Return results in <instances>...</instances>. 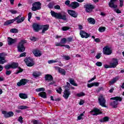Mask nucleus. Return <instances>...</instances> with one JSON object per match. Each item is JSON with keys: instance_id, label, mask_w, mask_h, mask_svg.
<instances>
[{"instance_id": "obj_23", "label": "nucleus", "mask_w": 124, "mask_h": 124, "mask_svg": "<svg viewBox=\"0 0 124 124\" xmlns=\"http://www.w3.org/2000/svg\"><path fill=\"white\" fill-rule=\"evenodd\" d=\"M42 29V33H45L46 31H48L49 30V25H41V29Z\"/></svg>"}, {"instance_id": "obj_28", "label": "nucleus", "mask_w": 124, "mask_h": 124, "mask_svg": "<svg viewBox=\"0 0 124 124\" xmlns=\"http://www.w3.org/2000/svg\"><path fill=\"white\" fill-rule=\"evenodd\" d=\"M119 80V77H116L115 78H113L109 82L111 85H113V84H115L117 81Z\"/></svg>"}, {"instance_id": "obj_17", "label": "nucleus", "mask_w": 124, "mask_h": 124, "mask_svg": "<svg viewBox=\"0 0 124 124\" xmlns=\"http://www.w3.org/2000/svg\"><path fill=\"white\" fill-rule=\"evenodd\" d=\"M68 13L70 16L74 18H77V16H78V14H77V13H76L75 11L68 10Z\"/></svg>"}, {"instance_id": "obj_14", "label": "nucleus", "mask_w": 124, "mask_h": 124, "mask_svg": "<svg viewBox=\"0 0 124 124\" xmlns=\"http://www.w3.org/2000/svg\"><path fill=\"white\" fill-rule=\"evenodd\" d=\"M90 113L91 115H93V116H96L97 115H99V114H101V111H100L99 109L94 108L93 110L90 111Z\"/></svg>"}, {"instance_id": "obj_46", "label": "nucleus", "mask_w": 124, "mask_h": 124, "mask_svg": "<svg viewBox=\"0 0 124 124\" xmlns=\"http://www.w3.org/2000/svg\"><path fill=\"white\" fill-rule=\"evenodd\" d=\"M84 116V113L80 114L78 117V121H80V120H82V117Z\"/></svg>"}, {"instance_id": "obj_8", "label": "nucleus", "mask_w": 124, "mask_h": 124, "mask_svg": "<svg viewBox=\"0 0 124 124\" xmlns=\"http://www.w3.org/2000/svg\"><path fill=\"white\" fill-rule=\"evenodd\" d=\"M103 53L104 55L109 56L112 54V49L109 46H106L103 49Z\"/></svg>"}, {"instance_id": "obj_43", "label": "nucleus", "mask_w": 124, "mask_h": 124, "mask_svg": "<svg viewBox=\"0 0 124 124\" xmlns=\"http://www.w3.org/2000/svg\"><path fill=\"white\" fill-rule=\"evenodd\" d=\"M10 68H12L11 64H7L5 66V69H7V70H8Z\"/></svg>"}, {"instance_id": "obj_15", "label": "nucleus", "mask_w": 124, "mask_h": 124, "mask_svg": "<svg viewBox=\"0 0 124 124\" xmlns=\"http://www.w3.org/2000/svg\"><path fill=\"white\" fill-rule=\"evenodd\" d=\"M28 81H29L28 79L26 78H23L21 79L19 82H17V85L18 87H21V86H25V85H26V84H27Z\"/></svg>"}, {"instance_id": "obj_50", "label": "nucleus", "mask_w": 124, "mask_h": 124, "mask_svg": "<svg viewBox=\"0 0 124 124\" xmlns=\"http://www.w3.org/2000/svg\"><path fill=\"white\" fill-rule=\"evenodd\" d=\"M70 28L68 27H63L62 28V30L63 31H68V30H69Z\"/></svg>"}, {"instance_id": "obj_57", "label": "nucleus", "mask_w": 124, "mask_h": 124, "mask_svg": "<svg viewBox=\"0 0 124 124\" xmlns=\"http://www.w3.org/2000/svg\"><path fill=\"white\" fill-rule=\"evenodd\" d=\"M47 6L50 9L53 8V4L50 2L47 5Z\"/></svg>"}, {"instance_id": "obj_56", "label": "nucleus", "mask_w": 124, "mask_h": 124, "mask_svg": "<svg viewBox=\"0 0 124 124\" xmlns=\"http://www.w3.org/2000/svg\"><path fill=\"white\" fill-rule=\"evenodd\" d=\"M33 124H40V122L37 120H34V121H33Z\"/></svg>"}, {"instance_id": "obj_21", "label": "nucleus", "mask_w": 124, "mask_h": 124, "mask_svg": "<svg viewBox=\"0 0 124 124\" xmlns=\"http://www.w3.org/2000/svg\"><path fill=\"white\" fill-rule=\"evenodd\" d=\"M80 4L79 3L77 2H73L71 3L70 6L73 8V9H75L76 8H77V7H79V6Z\"/></svg>"}, {"instance_id": "obj_12", "label": "nucleus", "mask_w": 124, "mask_h": 124, "mask_svg": "<svg viewBox=\"0 0 124 124\" xmlns=\"http://www.w3.org/2000/svg\"><path fill=\"white\" fill-rule=\"evenodd\" d=\"M79 34L82 38H88V37H90V35H91L89 33L83 30L80 31Z\"/></svg>"}, {"instance_id": "obj_45", "label": "nucleus", "mask_w": 124, "mask_h": 124, "mask_svg": "<svg viewBox=\"0 0 124 124\" xmlns=\"http://www.w3.org/2000/svg\"><path fill=\"white\" fill-rule=\"evenodd\" d=\"M55 45L56 46H60L61 47H63L64 46H65L64 45H62L61 42H60V43H56Z\"/></svg>"}, {"instance_id": "obj_19", "label": "nucleus", "mask_w": 124, "mask_h": 124, "mask_svg": "<svg viewBox=\"0 0 124 124\" xmlns=\"http://www.w3.org/2000/svg\"><path fill=\"white\" fill-rule=\"evenodd\" d=\"M32 28L35 31H38L39 30L41 29V25H39L38 24L34 23L32 25Z\"/></svg>"}, {"instance_id": "obj_6", "label": "nucleus", "mask_w": 124, "mask_h": 124, "mask_svg": "<svg viewBox=\"0 0 124 124\" xmlns=\"http://www.w3.org/2000/svg\"><path fill=\"white\" fill-rule=\"evenodd\" d=\"M31 10L32 11H36L41 9V3L40 2H35L32 4Z\"/></svg>"}, {"instance_id": "obj_7", "label": "nucleus", "mask_w": 124, "mask_h": 124, "mask_svg": "<svg viewBox=\"0 0 124 124\" xmlns=\"http://www.w3.org/2000/svg\"><path fill=\"white\" fill-rule=\"evenodd\" d=\"M7 54L5 53H0V64H3L5 62H7V60H5V57Z\"/></svg>"}, {"instance_id": "obj_1", "label": "nucleus", "mask_w": 124, "mask_h": 124, "mask_svg": "<svg viewBox=\"0 0 124 124\" xmlns=\"http://www.w3.org/2000/svg\"><path fill=\"white\" fill-rule=\"evenodd\" d=\"M50 14L52 17L56 18V19H59L60 20H63V21H66V14L64 12L61 13H56L55 11H51Z\"/></svg>"}, {"instance_id": "obj_52", "label": "nucleus", "mask_w": 124, "mask_h": 124, "mask_svg": "<svg viewBox=\"0 0 124 124\" xmlns=\"http://www.w3.org/2000/svg\"><path fill=\"white\" fill-rule=\"evenodd\" d=\"M12 72L10 70H7L6 71V75H8V76H9L10 74H11V73Z\"/></svg>"}, {"instance_id": "obj_26", "label": "nucleus", "mask_w": 124, "mask_h": 124, "mask_svg": "<svg viewBox=\"0 0 124 124\" xmlns=\"http://www.w3.org/2000/svg\"><path fill=\"white\" fill-rule=\"evenodd\" d=\"M19 97H20V98H22V99H26V98H28V95L24 93H19Z\"/></svg>"}, {"instance_id": "obj_9", "label": "nucleus", "mask_w": 124, "mask_h": 124, "mask_svg": "<svg viewBox=\"0 0 124 124\" xmlns=\"http://www.w3.org/2000/svg\"><path fill=\"white\" fill-rule=\"evenodd\" d=\"M84 8H85V11L87 13H90L93 11V9L94 8L93 5L91 4H86L84 6Z\"/></svg>"}, {"instance_id": "obj_48", "label": "nucleus", "mask_w": 124, "mask_h": 124, "mask_svg": "<svg viewBox=\"0 0 124 124\" xmlns=\"http://www.w3.org/2000/svg\"><path fill=\"white\" fill-rule=\"evenodd\" d=\"M119 2L120 7H123L124 6V0H119Z\"/></svg>"}, {"instance_id": "obj_18", "label": "nucleus", "mask_w": 124, "mask_h": 124, "mask_svg": "<svg viewBox=\"0 0 124 124\" xmlns=\"http://www.w3.org/2000/svg\"><path fill=\"white\" fill-rule=\"evenodd\" d=\"M116 1L117 0H110L108 3L109 7H111V8H117V7H118V6L115 4V2H116Z\"/></svg>"}, {"instance_id": "obj_60", "label": "nucleus", "mask_w": 124, "mask_h": 124, "mask_svg": "<svg viewBox=\"0 0 124 124\" xmlns=\"http://www.w3.org/2000/svg\"><path fill=\"white\" fill-rule=\"evenodd\" d=\"M54 8L55 9H61V7L60 6V5H56L54 6Z\"/></svg>"}, {"instance_id": "obj_40", "label": "nucleus", "mask_w": 124, "mask_h": 124, "mask_svg": "<svg viewBox=\"0 0 124 124\" xmlns=\"http://www.w3.org/2000/svg\"><path fill=\"white\" fill-rule=\"evenodd\" d=\"M31 17H32V14L31 12H30L28 14V21L29 22H31Z\"/></svg>"}, {"instance_id": "obj_10", "label": "nucleus", "mask_w": 124, "mask_h": 124, "mask_svg": "<svg viewBox=\"0 0 124 124\" xmlns=\"http://www.w3.org/2000/svg\"><path fill=\"white\" fill-rule=\"evenodd\" d=\"M25 62H26L27 66H32L34 63H33V61L31 57L26 58L24 60Z\"/></svg>"}, {"instance_id": "obj_33", "label": "nucleus", "mask_w": 124, "mask_h": 124, "mask_svg": "<svg viewBox=\"0 0 124 124\" xmlns=\"http://www.w3.org/2000/svg\"><path fill=\"white\" fill-rule=\"evenodd\" d=\"M12 66V68H17L18 66V63L13 62V63L11 64Z\"/></svg>"}, {"instance_id": "obj_3", "label": "nucleus", "mask_w": 124, "mask_h": 124, "mask_svg": "<svg viewBox=\"0 0 124 124\" xmlns=\"http://www.w3.org/2000/svg\"><path fill=\"white\" fill-rule=\"evenodd\" d=\"M110 100H115L110 102V105L113 108H117V106H118V104H119L118 101H122V100H123V98L121 97L116 96L110 98Z\"/></svg>"}, {"instance_id": "obj_24", "label": "nucleus", "mask_w": 124, "mask_h": 124, "mask_svg": "<svg viewBox=\"0 0 124 124\" xmlns=\"http://www.w3.org/2000/svg\"><path fill=\"white\" fill-rule=\"evenodd\" d=\"M93 86L98 87V86H99V82H93L91 84H88L87 85L88 88H92V87H93Z\"/></svg>"}, {"instance_id": "obj_58", "label": "nucleus", "mask_w": 124, "mask_h": 124, "mask_svg": "<svg viewBox=\"0 0 124 124\" xmlns=\"http://www.w3.org/2000/svg\"><path fill=\"white\" fill-rule=\"evenodd\" d=\"M73 39V38L70 37L67 38V41H68V42H71Z\"/></svg>"}, {"instance_id": "obj_25", "label": "nucleus", "mask_w": 124, "mask_h": 124, "mask_svg": "<svg viewBox=\"0 0 124 124\" xmlns=\"http://www.w3.org/2000/svg\"><path fill=\"white\" fill-rule=\"evenodd\" d=\"M45 78L46 81H53V77L51 75H46Z\"/></svg>"}, {"instance_id": "obj_4", "label": "nucleus", "mask_w": 124, "mask_h": 124, "mask_svg": "<svg viewBox=\"0 0 124 124\" xmlns=\"http://www.w3.org/2000/svg\"><path fill=\"white\" fill-rule=\"evenodd\" d=\"M25 43H27V41L26 40H22L19 43L18 46H17V50L18 52H20V53L25 52V50H26V48L24 46Z\"/></svg>"}, {"instance_id": "obj_54", "label": "nucleus", "mask_w": 124, "mask_h": 124, "mask_svg": "<svg viewBox=\"0 0 124 124\" xmlns=\"http://www.w3.org/2000/svg\"><path fill=\"white\" fill-rule=\"evenodd\" d=\"M101 57V53H98L96 56H95V58H96V59L97 60L100 59V57Z\"/></svg>"}, {"instance_id": "obj_55", "label": "nucleus", "mask_w": 124, "mask_h": 124, "mask_svg": "<svg viewBox=\"0 0 124 124\" xmlns=\"http://www.w3.org/2000/svg\"><path fill=\"white\" fill-rule=\"evenodd\" d=\"M26 52H23L22 53H21L19 55V58H22L23 57H26Z\"/></svg>"}, {"instance_id": "obj_20", "label": "nucleus", "mask_w": 124, "mask_h": 124, "mask_svg": "<svg viewBox=\"0 0 124 124\" xmlns=\"http://www.w3.org/2000/svg\"><path fill=\"white\" fill-rule=\"evenodd\" d=\"M70 95V92L69 91V90L67 89H65L64 91V94L63 95V97L65 99H67V98H68Z\"/></svg>"}, {"instance_id": "obj_38", "label": "nucleus", "mask_w": 124, "mask_h": 124, "mask_svg": "<svg viewBox=\"0 0 124 124\" xmlns=\"http://www.w3.org/2000/svg\"><path fill=\"white\" fill-rule=\"evenodd\" d=\"M44 91H45V88H40L36 89V92H37V93H39V92H44Z\"/></svg>"}, {"instance_id": "obj_64", "label": "nucleus", "mask_w": 124, "mask_h": 124, "mask_svg": "<svg viewBox=\"0 0 124 124\" xmlns=\"http://www.w3.org/2000/svg\"><path fill=\"white\" fill-rule=\"evenodd\" d=\"M55 63L54 60H49L48 61V63L51 64V63Z\"/></svg>"}, {"instance_id": "obj_39", "label": "nucleus", "mask_w": 124, "mask_h": 124, "mask_svg": "<svg viewBox=\"0 0 124 124\" xmlns=\"http://www.w3.org/2000/svg\"><path fill=\"white\" fill-rule=\"evenodd\" d=\"M84 96H85V93H84L83 92H81L80 93L77 94V96H78V97H81Z\"/></svg>"}, {"instance_id": "obj_2", "label": "nucleus", "mask_w": 124, "mask_h": 124, "mask_svg": "<svg viewBox=\"0 0 124 124\" xmlns=\"http://www.w3.org/2000/svg\"><path fill=\"white\" fill-rule=\"evenodd\" d=\"M25 20V17H22V15H19L17 17L13 19L7 20L4 23V26H8L13 23H14L15 21H16L17 24H20L22 22H24Z\"/></svg>"}, {"instance_id": "obj_41", "label": "nucleus", "mask_w": 124, "mask_h": 124, "mask_svg": "<svg viewBox=\"0 0 124 124\" xmlns=\"http://www.w3.org/2000/svg\"><path fill=\"white\" fill-rule=\"evenodd\" d=\"M59 72L60 73H61V74H62V75H65V70L64 69H59Z\"/></svg>"}, {"instance_id": "obj_36", "label": "nucleus", "mask_w": 124, "mask_h": 124, "mask_svg": "<svg viewBox=\"0 0 124 124\" xmlns=\"http://www.w3.org/2000/svg\"><path fill=\"white\" fill-rule=\"evenodd\" d=\"M56 90L57 93H59L60 94H61L62 93V89L61 87H58L56 88Z\"/></svg>"}, {"instance_id": "obj_49", "label": "nucleus", "mask_w": 124, "mask_h": 124, "mask_svg": "<svg viewBox=\"0 0 124 124\" xmlns=\"http://www.w3.org/2000/svg\"><path fill=\"white\" fill-rule=\"evenodd\" d=\"M95 64L97 66H102V63L100 62H97Z\"/></svg>"}, {"instance_id": "obj_32", "label": "nucleus", "mask_w": 124, "mask_h": 124, "mask_svg": "<svg viewBox=\"0 0 124 124\" xmlns=\"http://www.w3.org/2000/svg\"><path fill=\"white\" fill-rule=\"evenodd\" d=\"M41 75V73L40 72H34L33 73V76L35 77V78H36Z\"/></svg>"}, {"instance_id": "obj_62", "label": "nucleus", "mask_w": 124, "mask_h": 124, "mask_svg": "<svg viewBox=\"0 0 124 124\" xmlns=\"http://www.w3.org/2000/svg\"><path fill=\"white\" fill-rule=\"evenodd\" d=\"M70 3V1H69V0H66L65 2V4L66 5H69Z\"/></svg>"}, {"instance_id": "obj_29", "label": "nucleus", "mask_w": 124, "mask_h": 124, "mask_svg": "<svg viewBox=\"0 0 124 124\" xmlns=\"http://www.w3.org/2000/svg\"><path fill=\"white\" fill-rule=\"evenodd\" d=\"M38 95H39L40 96H41V97H42L43 98H47V96H46V93H45V92L40 93L38 94Z\"/></svg>"}, {"instance_id": "obj_47", "label": "nucleus", "mask_w": 124, "mask_h": 124, "mask_svg": "<svg viewBox=\"0 0 124 124\" xmlns=\"http://www.w3.org/2000/svg\"><path fill=\"white\" fill-rule=\"evenodd\" d=\"M18 122H19L20 124L23 123V117L22 116H20L18 119Z\"/></svg>"}, {"instance_id": "obj_5", "label": "nucleus", "mask_w": 124, "mask_h": 124, "mask_svg": "<svg viewBox=\"0 0 124 124\" xmlns=\"http://www.w3.org/2000/svg\"><path fill=\"white\" fill-rule=\"evenodd\" d=\"M98 101L99 104L102 107H106V105H105L106 103V100H105V98L103 95H101L98 97Z\"/></svg>"}, {"instance_id": "obj_61", "label": "nucleus", "mask_w": 124, "mask_h": 124, "mask_svg": "<svg viewBox=\"0 0 124 124\" xmlns=\"http://www.w3.org/2000/svg\"><path fill=\"white\" fill-rule=\"evenodd\" d=\"M31 40L32 41H36V38L34 37H31L30 38Z\"/></svg>"}, {"instance_id": "obj_16", "label": "nucleus", "mask_w": 124, "mask_h": 124, "mask_svg": "<svg viewBox=\"0 0 124 124\" xmlns=\"http://www.w3.org/2000/svg\"><path fill=\"white\" fill-rule=\"evenodd\" d=\"M16 42H17V39H13L9 37H8V45H12V44H14V43H16Z\"/></svg>"}, {"instance_id": "obj_22", "label": "nucleus", "mask_w": 124, "mask_h": 124, "mask_svg": "<svg viewBox=\"0 0 124 124\" xmlns=\"http://www.w3.org/2000/svg\"><path fill=\"white\" fill-rule=\"evenodd\" d=\"M32 53L35 57H40L42 55L41 51L37 50H34Z\"/></svg>"}, {"instance_id": "obj_44", "label": "nucleus", "mask_w": 124, "mask_h": 124, "mask_svg": "<svg viewBox=\"0 0 124 124\" xmlns=\"http://www.w3.org/2000/svg\"><path fill=\"white\" fill-rule=\"evenodd\" d=\"M63 59L66 61H68L69 60H70V57L65 55L63 56Z\"/></svg>"}, {"instance_id": "obj_59", "label": "nucleus", "mask_w": 124, "mask_h": 124, "mask_svg": "<svg viewBox=\"0 0 124 124\" xmlns=\"http://www.w3.org/2000/svg\"><path fill=\"white\" fill-rule=\"evenodd\" d=\"M104 66L105 68H111L110 65H108L107 64H105L104 65Z\"/></svg>"}, {"instance_id": "obj_53", "label": "nucleus", "mask_w": 124, "mask_h": 124, "mask_svg": "<svg viewBox=\"0 0 124 124\" xmlns=\"http://www.w3.org/2000/svg\"><path fill=\"white\" fill-rule=\"evenodd\" d=\"M18 71L16 72V74H18V73H20V72H23V69H22V68H18Z\"/></svg>"}, {"instance_id": "obj_37", "label": "nucleus", "mask_w": 124, "mask_h": 124, "mask_svg": "<svg viewBox=\"0 0 124 124\" xmlns=\"http://www.w3.org/2000/svg\"><path fill=\"white\" fill-rule=\"evenodd\" d=\"M29 108L28 106H18V109H20L21 110H24L25 109H28Z\"/></svg>"}, {"instance_id": "obj_31", "label": "nucleus", "mask_w": 124, "mask_h": 124, "mask_svg": "<svg viewBox=\"0 0 124 124\" xmlns=\"http://www.w3.org/2000/svg\"><path fill=\"white\" fill-rule=\"evenodd\" d=\"M69 82L70 84H71V85H73V86H75V87H77V86H78L77 83H75V81H74V79H73V78H70Z\"/></svg>"}, {"instance_id": "obj_63", "label": "nucleus", "mask_w": 124, "mask_h": 124, "mask_svg": "<svg viewBox=\"0 0 124 124\" xmlns=\"http://www.w3.org/2000/svg\"><path fill=\"white\" fill-rule=\"evenodd\" d=\"M84 100H80L79 103V105H83V104H84Z\"/></svg>"}, {"instance_id": "obj_35", "label": "nucleus", "mask_w": 124, "mask_h": 124, "mask_svg": "<svg viewBox=\"0 0 124 124\" xmlns=\"http://www.w3.org/2000/svg\"><path fill=\"white\" fill-rule=\"evenodd\" d=\"M10 32H12V33H17L18 32V29L13 28L10 30Z\"/></svg>"}, {"instance_id": "obj_51", "label": "nucleus", "mask_w": 124, "mask_h": 124, "mask_svg": "<svg viewBox=\"0 0 124 124\" xmlns=\"http://www.w3.org/2000/svg\"><path fill=\"white\" fill-rule=\"evenodd\" d=\"M10 12H11L12 14H17V11L15 10H10Z\"/></svg>"}, {"instance_id": "obj_42", "label": "nucleus", "mask_w": 124, "mask_h": 124, "mask_svg": "<svg viewBox=\"0 0 124 124\" xmlns=\"http://www.w3.org/2000/svg\"><path fill=\"white\" fill-rule=\"evenodd\" d=\"M61 43L62 44H65L66 43V39L65 38H63L61 39Z\"/></svg>"}, {"instance_id": "obj_34", "label": "nucleus", "mask_w": 124, "mask_h": 124, "mask_svg": "<svg viewBox=\"0 0 124 124\" xmlns=\"http://www.w3.org/2000/svg\"><path fill=\"white\" fill-rule=\"evenodd\" d=\"M105 30H106V28L104 27H99L98 29V31L100 32H104V31H105Z\"/></svg>"}, {"instance_id": "obj_27", "label": "nucleus", "mask_w": 124, "mask_h": 124, "mask_svg": "<svg viewBox=\"0 0 124 124\" xmlns=\"http://www.w3.org/2000/svg\"><path fill=\"white\" fill-rule=\"evenodd\" d=\"M88 21L90 24H92V25H94L95 24V20L92 17H89L88 18Z\"/></svg>"}, {"instance_id": "obj_30", "label": "nucleus", "mask_w": 124, "mask_h": 124, "mask_svg": "<svg viewBox=\"0 0 124 124\" xmlns=\"http://www.w3.org/2000/svg\"><path fill=\"white\" fill-rule=\"evenodd\" d=\"M108 121H109V117H108V116H106L104 117L103 119H101L100 120V122L101 123H104L105 122H108Z\"/></svg>"}, {"instance_id": "obj_11", "label": "nucleus", "mask_w": 124, "mask_h": 124, "mask_svg": "<svg viewBox=\"0 0 124 124\" xmlns=\"http://www.w3.org/2000/svg\"><path fill=\"white\" fill-rule=\"evenodd\" d=\"M119 64V61L116 58H113L112 62L109 63L111 68H115Z\"/></svg>"}, {"instance_id": "obj_13", "label": "nucleus", "mask_w": 124, "mask_h": 124, "mask_svg": "<svg viewBox=\"0 0 124 124\" xmlns=\"http://www.w3.org/2000/svg\"><path fill=\"white\" fill-rule=\"evenodd\" d=\"M2 114L4 115V118H10L11 117H13L14 115V113L12 111L7 112L6 111H2Z\"/></svg>"}]
</instances>
